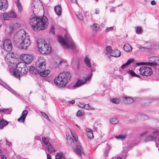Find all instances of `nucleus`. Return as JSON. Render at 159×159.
I'll use <instances>...</instances> for the list:
<instances>
[{
	"label": "nucleus",
	"instance_id": "1",
	"mask_svg": "<svg viewBox=\"0 0 159 159\" xmlns=\"http://www.w3.org/2000/svg\"><path fill=\"white\" fill-rule=\"evenodd\" d=\"M32 29L35 31L46 29L48 25V19L45 16L35 17L31 16L29 21Z\"/></svg>",
	"mask_w": 159,
	"mask_h": 159
},
{
	"label": "nucleus",
	"instance_id": "2",
	"mask_svg": "<svg viewBox=\"0 0 159 159\" xmlns=\"http://www.w3.org/2000/svg\"><path fill=\"white\" fill-rule=\"evenodd\" d=\"M71 75L70 72L65 71L61 72L55 78L54 83L57 85L65 86L70 80Z\"/></svg>",
	"mask_w": 159,
	"mask_h": 159
},
{
	"label": "nucleus",
	"instance_id": "3",
	"mask_svg": "<svg viewBox=\"0 0 159 159\" xmlns=\"http://www.w3.org/2000/svg\"><path fill=\"white\" fill-rule=\"evenodd\" d=\"M46 64L45 60L43 57H40L36 62V67L41 76L45 77L47 76L50 73L49 70H46Z\"/></svg>",
	"mask_w": 159,
	"mask_h": 159
},
{
	"label": "nucleus",
	"instance_id": "4",
	"mask_svg": "<svg viewBox=\"0 0 159 159\" xmlns=\"http://www.w3.org/2000/svg\"><path fill=\"white\" fill-rule=\"evenodd\" d=\"M22 35L19 39L18 44L20 45L21 48L26 49L28 48L30 44V38L28 33L25 31H22Z\"/></svg>",
	"mask_w": 159,
	"mask_h": 159
},
{
	"label": "nucleus",
	"instance_id": "5",
	"mask_svg": "<svg viewBox=\"0 0 159 159\" xmlns=\"http://www.w3.org/2000/svg\"><path fill=\"white\" fill-rule=\"evenodd\" d=\"M65 37L66 41H65L64 39L60 36L58 37V41L61 44L62 46H65V47L67 48H70L75 52L76 50V48L75 47V44L73 43L71 40L68 38V36L66 35Z\"/></svg>",
	"mask_w": 159,
	"mask_h": 159
},
{
	"label": "nucleus",
	"instance_id": "6",
	"mask_svg": "<svg viewBox=\"0 0 159 159\" xmlns=\"http://www.w3.org/2000/svg\"><path fill=\"white\" fill-rule=\"evenodd\" d=\"M37 42L39 51L42 53L47 54L51 52V47L49 44L45 43L44 40L43 42L41 39L38 40Z\"/></svg>",
	"mask_w": 159,
	"mask_h": 159
},
{
	"label": "nucleus",
	"instance_id": "7",
	"mask_svg": "<svg viewBox=\"0 0 159 159\" xmlns=\"http://www.w3.org/2000/svg\"><path fill=\"white\" fill-rule=\"evenodd\" d=\"M28 71V69L27 66L20 69L19 70H13L12 74L15 77L19 78L20 77V75L23 74H26Z\"/></svg>",
	"mask_w": 159,
	"mask_h": 159
},
{
	"label": "nucleus",
	"instance_id": "8",
	"mask_svg": "<svg viewBox=\"0 0 159 159\" xmlns=\"http://www.w3.org/2000/svg\"><path fill=\"white\" fill-rule=\"evenodd\" d=\"M139 71L141 75L145 76H149L152 74V69L146 66H143L139 69Z\"/></svg>",
	"mask_w": 159,
	"mask_h": 159
},
{
	"label": "nucleus",
	"instance_id": "9",
	"mask_svg": "<svg viewBox=\"0 0 159 159\" xmlns=\"http://www.w3.org/2000/svg\"><path fill=\"white\" fill-rule=\"evenodd\" d=\"M159 134V129H156L152 131V134L148 135L144 139V142H150L155 140L157 136Z\"/></svg>",
	"mask_w": 159,
	"mask_h": 159
},
{
	"label": "nucleus",
	"instance_id": "10",
	"mask_svg": "<svg viewBox=\"0 0 159 159\" xmlns=\"http://www.w3.org/2000/svg\"><path fill=\"white\" fill-rule=\"evenodd\" d=\"M1 47L7 52L10 51L12 48L11 41L8 39L5 40L3 42L2 46H1Z\"/></svg>",
	"mask_w": 159,
	"mask_h": 159
},
{
	"label": "nucleus",
	"instance_id": "11",
	"mask_svg": "<svg viewBox=\"0 0 159 159\" xmlns=\"http://www.w3.org/2000/svg\"><path fill=\"white\" fill-rule=\"evenodd\" d=\"M148 59L149 61L152 62H146V65L152 66H156L157 65L156 61H159V57L155 56L150 57H148Z\"/></svg>",
	"mask_w": 159,
	"mask_h": 159
},
{
	"label": "nucleus",
	"instance_id": "12",
	"mask_svg": "<svg viewBox=\"0 0 159 159\" xmlns=\"http://www.w3.org/2000/svg\"><path fill=\"white\" fill-rule=\"evenodd\" d=\"M20 57L24 62L27 64H30L33 60L32 55L28 54H23L20 56Z\"/></svg>",
	"mask_w": 159,
	"mask_h": 159
},
{
	"label": "nucleus",
	"instance_id": "13",
	"mask_svg": "<svg viewBox=\"0 0 159 159\" xmlns=\"http://www.w3.org/2000/svg\"><path fill=\"white\" fill-rule=\"evenodd\" d=\"M8 8L7 1H0V9L3 11L6 10Z\"/></svg>",
	"mask_w": 159,
	"mask_h": 159
},
{
	"label": "nucleus",
	"instance_id": "14",
	"mask_svg": "<svg viewBox=\"0 0 159 159\" xmlns=\"http://www.w3.org/2000/svg\"><path fill=\"white\" fill-rule=\"evenodd\" d=\"M92 75V73L87 76L85 77L83 79L80 80V85H83L89 82L88 80L91 79Z\"/></svg>",
	"mask_w": 159,
	"mask_h": 159
},
{
	"label": "nucleus",
	"instance_id": "15",
	"mask_svg": "<svg viewBox=\"0 0 159 159\" xmlns=\"http://www.w3.org/2000/svg\"><path fill=\"white\" fill-rule=\"evenodd\" d=\"M153 44L151 43H148L146 46H142L139 48L142 50L147 51L148 50H151L152 48Z\"/></svg>",
	"mask_w": 159,
	"mask_h": 159
},
{
	"label": "nucleus",
	"instance_id": "16",
	"mask_svg": "<svg viewBox=\"0 0 159 159\" xmlns=\"http://www.w3.org/2000/svg\"><path fill=\"white\" fill-rule=\"evenodd\" d=\"M90 61L91 59L89 58V56H86L84 59V61L86 66L89 68H91L92 66Z\"/></svg>",
	"mask_w": 159,
	"mask_h": 159
},
{
	"label": "nucleus",
	"instance_id": "17",
	"mask_svg": "<svg viewBox=\"0 0 159 159\" xmlns=\"http://www.w3.org/2000/svg\"><path fill=\"white\" fill-rule=\"evenodd\" d=\"M13 58L10 54H7L5 58V61L7 63L14 64Z\"/></svg>",
	"mask_w": 159,
	"mask_h": 159
},
{
	"label": "nucleus",
	"instance_id": "18",
	"mask_svg": "<svg viewBox=\"0 0 159 159\" xmlns=\"http://www.w3.org/2000/svg\"><path fill=\"white\" fill-rule=\"evenodd\" d=\"M120 51L117 49H115L112 50L111 56L114 57H120Z\"/></svg>",
	"mask_w": 159,
	"mask_h": 159
},
{
	"label": "nucleus",
	"instance_id": "19",
	"mask_svg": "<svg viewBox=\"0 0 159 159\" xmlns=\"http://www.w3.org/2000/svg\"><path fill=\"white\" fill-rule=\"evenodd\" d=\"M26 66L25 63L24 62H19L17 65L16 69H14L13 70H20L21 69L24 67Z\"/></svg>",
	"mask_w": 159,
	"mask_h": 159
},
{
	"label": "nucleus",
	"instance_id": "20",
	"mask_svg": "<svg viewBox=\"0 0 159 159\" xmlns=\"http://www.w3.org/2000/svg\"><path fill=\"white\" fill-rule=\"evenodd\" d=\"M70 130L71 135L73 138L74 141L75 143L77 142L78 139V136L76 135L75 132L71 129H70Z\"/></svg>",
	"mask_w": 159,
	"mask_h": 159
},
{
	"label": "nucleus",
	"instance_id": "21",
	"mask_svg": "<svg viewBox=\"0 0 159 159\" xmlns=\"http://www.w3.org/2000/svg\"><path fill=\"white\" fill-rule=\"evenodd\" d=\"M54 10L58 16H60L61 12V6L58 5L54 7Z\"/></svg>",
	"mask_w": 159,
	"mask_h": 159
},
{
	"label": "nucleus",
	"instance_id": "22",
	"mask_svg": "<svg viewBox=\"0 0 159 159\" xmlns=\"http://www.w3.org/2000/svg\"><path fill=\"white\" fill-rule=\"evenodd\" d=\"M99 27V25L97 23H94L91 26V28L96 33L98 31Z\"/></svg>",
	"mask_w": 159,
	"mask_h": 159
},
{
	"label": "nucleus",
	"instance_id": "23",
	"mask_svg": "<svg viewBox=\"0 0 159 159\" xmlns=\"http://www.w3.org/2000/svg\"><path fill=\"white\" fill-rule=\"evenodd\" d=\"M123 48L124 50L127 52H130L132 51V48L131 46L129 44L125 45Z\"/></svg>",
	"mask_w": 159,
	"mask_h": 159
},
{
	"label": "nucleus",
	"instance_id": "24",
	"mask_svg": "<svg viewBox=\"0 0 159 159\" xmlns=\"http://www.w3.org/2000/svg\"><path fill=\"white\" fill-rule=\"evenodd\" d=\"M66 141L69 145H71L73 143H74L73 139L70 136L68 135L67 134H66Z\"/></svg>",
	"mask_w": 159,
	"mask_h": 159
},
{
	"label": "nucleus",
	"instance_id": "25",
	"mask_svg": "<svg viewBox=\"0 0 159 159\" xmlns=\"http://www.w3.org/2000/svg\"><path fill=\"white\" fill-rule=\"evenodd\" d=\"M30 72L33 75H36L39 74V71L37 70L36 68L33 66H31L30 69Z\"/></svg>",
	"mask_w": 159,
	"mask_h": 159
},
{
	"label": "nucleus",
	"instance_id": "26",
	"mask_svg": "<svg viewBox=\"0 0 159 159\" xmlns=\"http://www.w3.org/2000/svg\"><path fill=\"white\" fill-rule=\"evenodd\" d=\"M74 152L77 154L80 155V145L79 143L76 144L75 146L73 148Z\"/></svg>",
	"mask_w": 159,
	"mask_h": 159
},
{
	"label": "nucleus",
	"instance_id": "27",
	"mask_svg": "<svg viewBox=\"0 0 159 159\" xmlns=\"http://www.w3.org/2000/svg\"><path fill=\"white\" fill-rule=\"evenodd\" d=\"M112 50L111 47L108 46L106 48V52L107 54L109 55L108 56V57H110L111 56Z\"/></svg>",
	"mask_w": 159,
	"mask_h": 159
},
{
	"label": "nucleus",
	"instance_id": "28",
	"mask_svg": "<svg viewBox=\"0 0 159 159\" xmlns=\"http://www.w3.org/2000/svg\"><path fill=\"white\" fill-rule=\"evenodd\" d=\"M126 137V134H121L117 136H116L115 137L117 139L122 140L124 139Z\"/></svg>",
	"mask_w": 159,
	"mask_h": 159
},
{
	"label": "nucleus",
	"instance_id": "29",
	"mask_svg": "<svg viewBox=\"0 0 159 159\" xmlns=\"http://www.w3.org/2000/svg\"><path fill=\"white\" fill-rule=\"evenodd\" d=\"M56 159H64L63 154L62 152L58 153L55 156Z\"/></svg>",
	"mask_w": 159,
	"mask_h": 159
},
{
	"label": "nucleus",
	"instance_id": "30",
	"mask_svg": "<svg viewBox=\"0 0 159 159\" xmlns=\"http://www.w3.org/2000/svg\"><path fill=\"white\" fill-rule=\"evenodd\" d=\"M3 18L4 20H10V17L9 16V12L4 13L3 15Z\"/></svg>",
	"mask_w": 159,
	"mask_h": 159
},
{
	"label": "nucleus",
	"instance_id": "31",
	"mask_svg": "<svg viewBox=\"0 0 159 159\" xmlns=\"http://www.w3.org/2000/svg\"><path fill=\"white\" fill-rule=\"evenodd\" d=\"M127 73L132 76H136L139 78L140 77L139 75H137L134 71L131 70H129L127 72Z\"/></svg>",
	"mask_w": 159,
	"mask_h": 159
},
{
	"label": "nucleus",
	"instance_id": "32",
	"mask_svg": "<svg viewBox=\"0 0 159 159\" xmlns=\"http://www.w3.org/2000/svg\"><path fill=\"white\" fill-rule=\"evenodd\" d=\"M8 12L10 18H14L16 17L17 15L14 11H11Z\"/></svg>",
	"mask_w": 159,
	"mask_h": 159
},
{
	"label": "nucleus",
	"instance_id": "33",
	"mask_svg": "<svg viewBox=\"0 0 159 159\" xmlns=\"http://www.w3.org/2000/svg\"><path fill=\"white\" fill-rule=\"evenodd\" d=\"M16 4L18 9L20 11H22V6L21 3L20 2V1H16Z\"/></svg>",
	"mask_w": 159,
	"mask_h": 159
},
{
	"label": "nucleus",
	"instance_id": "34",
	"mask_svg": "<svg viewBox=\"0 0 159 159\" xmlns=\"http://www.w3.org/2000/svg\"><path fill=\"white\" fill-rule=\"evenodd\" d=\"M47 147L48 150L50 153H52L53 152H54V149L50 143H48Z\"/></svg>",
	"mask_w": 159,
	"mask_h": 159
},
{
	"label": "nucleus",
	"instance_id": "35",
	"mask_svg": "<svg viewBox=\"0 0 159 159\" xmlns=\"http://www.w3.org/2000/svg\"><path fill=\"white\" fill-rule=\"evenodd\" d=\"M118 122V120L116 118H112L110 119V123L112 124H115Z\"/></svg>",
	"mask_w": 159,
	"mask_h": 159
},
{
	"label": "nucleus",
	"instance_id": "36",
	"mask_svg": "<svg viewBox=\"0 0 159 159\" xmlns=\"http://www.w3.org/2000/svg\"><path fill=\"white\" fill-rule=\"evenodd\" d=\"M11 111L8 108L2 109V112L6 114H10Z\"/></svg>",
	"mask_w": 159,
	"mask_h": 159
},
{
	"label": "nucleus",
	"instance_id": "37",
	"mask_svg": "<svg viewBox=\"0 0 159 159\" xmlns=\"http://www.w3.org/2000/svg\"><path fill=\"white\" fill-rule=\"evenodd\" d=\"M66 61L65 60H62L60 61L59 64H58V66H66Z\"/></svg>",
	"mask_w": 159,
	"mask_h": 159
},
{
	"label": "nucleus",
	"instance_id": "38",
	"mask_svg": "<svg viewBox=\"0 0 159 159\" xmlns=\"http://www.w3.org/2000/svg\"><path fill=\"white\" fill-rule=\"evenodd\" d=\"M25 118L21 115V116L17 120L20 122L23 123L25 120Z\"/></svg>",
	"mask_w": 159,
	"mask_h": 159
},
{
	"label": "nucleus",
	"instance_id": "39",
	"mask_svg": "<svg viewBox=\"0 0 159 159\" xmlns=\"http://www.w3.org/2000/svg\"><path fill=\"white\" fill-rule=\"evenodd\" d=\"M42 141L46 145H48V144L49 143H48L49 141V140L46 137L43 138Z\"/></svg>",
	"mask_w": 159,
	"mask_h": 159
},
{
	"label": "nucleus",
	"instance_id": "40",
	"mask_svg": "<svg viewBox=\"0 0 159 159\" xmlns=\"http://www.w3.org/2000/svg\"><path fill=\"white\" fill-rule=\"evenodd\" d=\"M80 107H82V108L85 109L87 110H89L90 106L89 104H85L83 106H80Z\"/></svg>",
	"mask_w": 159,
	"mask_h": 159
},
{
	"label": "nucleus",
	"instance_id": "41",
	"mask_svg": "<svg viewBox=\"0 0 159 159\" xmlns=\"http://www.w3.org/2000/svg\"><path fill=\"white\" fill-rule=\"evenodd\" d=\"M136 33L137 34H141L142 32V29L140 27L138 26L136 29Z\"/></svg>",
	"mask_w": 159,
	"mask_h": 159
},
{
	"label": "nucleus",
	"instance_id": "42",
	"mask_svg": "<svg viewBox=\"0 0 159 159\" xmlns=\"http://www.w3.org/2000/svg\"><path fill=\"white\" fill-rule=\"evenodd\" d=\"M133 102V100L131 98L129 97L126 98L125 102L127 103H130Z\"/></svg>",
	"mask_w": 159,
	"mask_h": 159
},
{
	"label": "nucleus",
	"instance_id": "43",
	"mask_svg": "<svg viewBox=\"0 0 159 159\" xmlns=\"http://www.w3.org/2000/svg\"><path fill=\"white\" fill-rule=\"evenodd\" d=\"M87 135L88 138L90 139L93 138L94 137L93 132L87 133Z\"/></svg>",
	"mask_w": 159,
	"mask_h": 159
},
{
	"label": "nucleus",
	"instance_id": "44",
	"mask_svg": "<svg viewBox=\"0 0 159 159\" xmlns=\"http://www.w3.org/2000/svg\"><path fill=\"white\" fill-rule=\"evenodd\" d=\"M0 123L2 124L4 126L8 124V122L3 119L0 120Z\"/></svg>",
	"mask_w": 159,
	"mask_h": 159
},
{
	"label": "nucleus",
	"instance_id": "45",
	"mask_svg": "<svg viewBox=\"0 0 159 159\" xmlns=\"http://www.w3.org/2000/svg\"><path fill=\"white\" fill-rule=\"evenodd\" d=\"M28 113V111L26 110H25L22 111L21 116L24 117V118H26V116Z\"/></svg>",
	"mask_w": 159,
	"mask_h": 159
},
{
	"label": "nucleus",
	"instance_id": "46",
	"mask_svg": "<svg viewBox=\"0 0 159 159\" xmlns=\"http://www.w3.org/2000/svg\"><path fill=\"white\" fill-rule=\"evenodd\" d=\"M50 33H51L52 34L54 35L55 34L54 30V26H52L50 29Z\"/></svg>",
	"mask_w": 159,
	"mask_h": 159
},
{
	"label": "nucleus",
	"instance_id": "47",
	"mask_svg": "<svg viewBox=\"0 0 159 159\" xmlns=\"http://www.w3.org/2000/svg\"><path fill=\"white\" fill-rule=\"evenodd\" d=\"M112 102L118 104L119 103V100L116 98H113L112 100Z\"/></svg>",
	"mask_w": 159,
	"mask_h": 159
},
{
	"label": "nucleus",
	"instance_id": "48",
	"mask_svg": "<svg viewBox=\"0 0 159 159\" xmlns=\"http://www.w3.org/2000/svg\"><path fill=\"white\" fill-rule=\"evenodd\" d=\"M42 114V115L46 118L48 120H49V118L48 116L45 113V112H43L42 111L40 112Z\"/></svg>",
	"mask_w": 159,
	"mask_h": 159
},
{
	"label": "nucleus",
	"instance_id": "49",
	"mask_svg": "<svg viewBox=\"0 0 159 159\" xmlns=\"http://www.w3.org/2000/svg\"><path fill=\"white\" fill-rule=\"evenodd\" d=\"M80 86V79H78L77 82L73 86V88Z\"/></svg>",
	"mask_w": 159,
	"mask_h": 159
},
{
	"label": "nucleus",
	"instance_id": "50",
	"mask_svg": "<svg viewBox=\"0 0 159 159\" xmlns=\"http://www.w3.org/2000/svg\"><path fill=\"white\" fill-rule=\"evenodd\" d=\"M109 147L107 148V149L104 151V156L105 157H107L108 156V153L109 151Z\"/></svg>",
	"mask_w": 159,
	"mask_h": 159
},
{
	"label": "nucleus",
	"instance_id": "51",
	"mask_svg": "<svg viewBox=\"0 0 159 159\" xmlns=\"http://www.w3.org/2000/svg\"><path fill=\"white\" fill-rule=\"evenodd\" d=\"M113 30V27H109L107 28L105 30V31L106 32H108V31H112Z\"/></svg>",
	"mask_w": 159,
	"mask_h": 159
},
{
	"label": "nucleus",
	"instance_id": "52",
	"mask_svg": "<svg viewBox=\"0 0 159 159\" xmlns=\"http://www.w3.org/2000/svg\"><path fill=\"white\" fill-rule=\"evenodd\" d=\"M80 157L82 155H84V151L82 148L80 146Z\"/></svg>",
	"mask_w": 159,
	"mask_h": 159
},
{
	"label": "nucleus",
	"instance_id": "53",
	"mask_svg": "<svg viewBox=\"0 0 159 159\" xmlns=\"http://www.w3.org/2000/svg\"><path fill=\"white\" fill-rule=\"evenodd\" d=\"M129 65H128L127 63H125V64L121 66V68L124 69L127 68Z\"/></svg>",
	"mask_w": 159,
	"mask_h": 159
},
{
	"label": "nucleus",
	"instance_id": "54",
	"mask_svg": "<svg viewBox=\"0 0 159 159\" xmlns=\"http://www.w3.org/2000/svg\"><path fill=\"white\" fill-rule=\"evenodd\" d=\"M134 59H130L126 63H127L128 65H129L134 61Z\"/></svg>",
	"mask_w": 159,
	"mask_h": 159
},
{
	"label": "nucleus",
	"instance_id": "55",
	"mask_svg": "<svg viewBox=\"0 0 159 159\" xmlns=\"http://www.w3.org/2000/svg\"><path fill=\"white\" fill-rule=\"evenodd\" d=\"M148 131L145 130L143 131L141 134V136H143V135H145L148 133Z\"/></svg>",
	"mask_w": 159,
	"mask_h": 159
},
{
	"label": "nucleus",
	"instance_id": "56",
	"mask_svg": "<svg viewBox=\"0 0 159 159\" xmlns=\"http://www.w3.org/2000/svg\"><path fill=\"white\" fill-rule=\"evenodd\" d=\"M144 64H146V63H144V62H143L136 63V65L138 66L142 65H144Z\"/></svg>",
	"mask_w": 159,
	"mask_h": 159
},
{
	"label": "nucleus",
	"instance_id": "57",
	"mask_svg": "<svg viewBox=\"0 0 159 159\" xmlns=\"http://www.w3.org/2000/svg\"><path fill=\"white\" fill-rule=\"evenodd\" d=\"M100 11L98 9H96L95 14H98L99 13Z\"/></svg>",
	"mask_w": 159,
	"mask_h": 159
},
{
	"label": "nucleus",
	"instance_id": "58",
	"mask_svg": "<svg viewBox=\"0 0 159 159\" xmlns=\"http://www.w3.org/2000/svg\"><path fill=\"white\" fill-rule=\"evenodd\" d=\"M115 78L116 79L119 78L120 79H122V77L120 75H117L115 76Z\"/></svg>",
	"mask_w": 159,
	"mask_h": 159
},
{
	"label": "nucleus",
	"instance_id": "59",
	"mask_svg": "<svg viewBox=\"0 0 159 159\" xmlns=\"http://www.w3.org/2000/svg\"><path fill=\"white\" fill-rule=\"evenodd\" d=\"M151 3L152 5H154L156 4V3L155 1H152L151 2Z\"/></svg>",
	"mask_w": 159,
	"mask_h": 159
},
{
	"label": "nucleus",
	"instance_id": "60",
	"mask_svg": "<svg viewBox=\"0 0 159 159\" xmlns=\"http://www.w3.org/2000/svg\"><path fill=\"white\" fill-rule=\"evenodd\" d=\"M86 131L87 133L93 132L92 130L91 129L89 128L86 129Z\"/></svg>",
	"mask_w": 159,
	"mask_h": 159
},
{
	"label": "nucleus",
	"instance_id": "61",
	"mask_svg": "<svg viewBox=\"0 0 159 159\" xmlns=\"http://www.w3.org/2000/svg\"><path fill=\"white\" fill-rule=\"evenodd\" d=\"M84 113L82 110H80V116L84 115Z\"/></svg>",
	"mask_w": 159,
	"mask_h": 159
},
{
	"label": "nucleus",
	"instance_id": "62",
	"mask_svg": "<svg viewBox=\"0 0 159 159\" xmlns=\"http://www.w3.org/2000/svg\"><path fill=\"white\" fill-rule=\"evenodd\" d=\"M6 143L9 146H10L11 144V143L8 141L7 140H6Z\"/></svg>",
	"mask_w": 159,
	"mask_h": 159
},
{
	"label": "nucleus",
	"instance_id": "63",
	"mask_svg": "<svg viewBox=\"0 0 159 159\" xmlns=\"http://www.w3.org/2000/svg\"><path fill=\"white\" fill-rule=\"evenodd\" d=\"M47 159H52L50 155L49 154H47Z\"/></svg>",
	"mask_w": 159,
	"mask_h": 159
},
{
	"label": "nucleus",
	"instance_id": "64",
	"mask_svg": "<svg viewBox=\"0 0 159 159\" xmlns=\"http://www.w3.org/2000/svg\"><path fill=\"white\" fill-rule=\"evenodd\" d=\"M1 159H7L6 157L4 155H2L1 156Z\"/></svg>",
	"mask_w": 159,
	"mask_h": 159
}]
</instances>
